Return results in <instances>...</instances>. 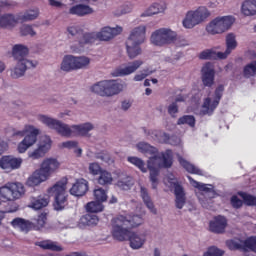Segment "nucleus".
Instances as JSON below:
<instances>
[{
  "label": "nucleus",
  "instance_id": "nucleus-1",
  "mask_svg": "<svg viewBox=\"0 0 256 256\" xmlns=\"http://www.w3.org/2000/svg\"><path fill=\"white\" fill-rule=\"evenodd\" d=\"M136 149L144 155H152L147 161V166L150 171L152 187L157 189V185H159V181L157 180L159 170L169 169L173 165V151L166 150L165 152L159 153L157 148L149 145L147 142L137 143Z\"/></svg>",
  "mask_w": 256,
  "mask_h": 256
},
{
  "label": "nucleus",
  "instance_id": "nucleus-2",
  "mask_svg": "<svg viewBox=\"0 0 256 256\" xmlns=\"http://www.w3.org/2000/svg\"><path fill=\"white\" fill-rule=\"evenodd\" d=\"M125 86L117 80H101L90 87L91 93L99 95V97H115L119 93H123Z\"/></svg>",
  "mask_w": 256,
  "mask_h": 256
},
{
  "label": "nucleus",
  "instance_id": "nucleus-3",
  "mask_svg": "<svg viewBox=\"0 0 256 256\" xmlns=\"http://www.w3.org/2000/svg\"><path fill=\"white\" fill-rule=\"evenodd\" d=\"M188 180L192 187H195L196 190V197L202 207L208 209L209 205L213 203V199L217 197V193L213 185L211 184H203L194 179L191 176H188Z\"/></svg>",
  "mask_w": 256,
  "mask_h": 256
},
{
  "label": "nucleus",
  "instance_id": "nucleus-4",
  "mask_svg": "<svg viewBox=\"0 0 256 256\" xmlns=\"http://www.w3.org/2000/svg\"><path fill=\"white\" fill-rule=\"evenodd\" d=\"M91 65V58L87 56H75L73 54H67L63 57L60 63V69L64 73H71V71H81V69H87Z\"/></svg>",
  "mask_w": 256,
  "mask_h": 256
},
{
  "label": "nucleus",
  "instance_id": "nucleus-5",
  "mask_svg": "<svg viewBox=\"0 0 256 256\" xmlns=\"http://www.w3.org/2000/svg\"><path fill=\"white\" fill-rule=\"evenodd\" d=\"M16 135L24 137L17 146L18 153H26L30 147L37 143V137L41 135V129L33 125H26L23 130L16 132Z\"/></svg>",
  "mask_w": 256,
  "mask_h": 256
},
{
  "label": "nucleus",
  "instance_id": "nucleus-6",
  "mask_svg": "<svg viewBox=\"0 0 256 256\" xmlns=\"http://www.w3.org/2000/svg\"><path fill=\"white\" fill-rule=\"evenodd\" d=\"M48 193L54 196V209L56 211H63L67 205V178L56 182L48 189Z\"/></svg>",
  "mask_w": 256,
  "mask_h": 256
},
{
  "label": "nucleus",
  "instance_id": "nucleus-7",
  "mask_svg": "<svg viewBox=\"0 0 256 256\" xmlns=\"http://www.w3.org/2000/svg\"><path fill=\"white\" fill-rule=\"evenodd\" d=\"M223 91H225V86L218 85L213 93H209L204 97L200 108V115H213V112L219 107Z\"/></svg>",
  "mask_w": 256,
  "mask_h": 256
},
{
  "label": "nucleus",
  "instance_id": "nucleus-8",
  "mask_svg": "<svg viewBox=\"0 0 256 256\" xmlns=\"http://www.w3.org/2000/svg\"><path fill=\"white\" fill-rule=\"evenodd\" d=\"M177 42V32L171 28H160L152 32L150 43L156 47H165Z\"/></svg>",
  "mask_w": 256,
  "mask_h": 256
},
{
  "label": "nucleus",
  "instance_id": "nucleus-9",
  "mask_svg": "<svg viewBox=\"0 0 256 256\" xmlns=\"http://www.w3.org/2000/svg\"><path fill=\"white\" fill-rule=\"evenodd\" d=\"M164 185H166L170 191H174L175 205L177 209H183L187 201V198L185 197V190L177 181V178H175L173 173L167 174V176L164 178Z\"/></svg>",
  "mask_w": 256,
  "mask_h": 256
},
{
  "label": "nucleus",
  "instance_id": "nucleus-10",
  "mask_svg": "<svg viewBox=\"0 0 256 256\" xmlns=\"http://www.w3.org/2000/svg\"><path fill=\"white\" fill-rule=\"evenodd\" d=\"M211 13L206 7H199L196 10H190L186 13L182 25L184 29H193L197 27V25H201L203 21H205Z\"/></svg>",
  "mask_w": 256,
  "mask_h": 256
},
{
  "label": "nucleus",
  "instance_id": "nucleus-11",
  "mask_svg": "<svg viewBox=\"0 0 256 256\" xmlns=\"http://www.w3.org/2000/svg\"><path fill=\"white\" fill-rule=\"evenodd\" d=\"M122 33L123 28L119 25H116L115 27L104 26L98 32L86 33V39L87 41H92V43H95L97 40L111 41L112 39H115L117 35H121Z\"/></svg>",
  "mask_w": 256,
  "mask_h": 256
},
{
  "label": "nucleus",
  "instance_id": "nucleus-12",
  "mask_svg": "<svg viewBox=\"0 0 256 256\" xmlns=\"http://www.w3.org/2000/svg\"><path fill=\"white\" fill-rule=\"evenodd\" d=\"M235 18L233 16H221L212 20L207 26L206 31L210 35H221L233 27Z\"/></svg>",
  "mask_w": 256,
  "mask_h": 256
},
{
  "label": "nucleus",
  "instance_id": "nucleus-13",
  "mask_svg": "<svg viewBox=\"0 0 256 256\" xmlns=\"http://www.w3.org/2000/svg\"><path fill=\"white\" fill-rule=\"evenodd\" d=\"M25 195V186L19 182L7 183L0 187V199L5 201H17Z\"/></svg>",
  "mask_w": 256,
  "mask_h": 256
},
{
  "label": "nucleus",
  "instance_id": "nucleus-14",
  "mask_svg": "<svg viewBox=\"0 0 256 256\" xmlns=\"http://www.w3.org/2000/svg\"><path fill=\"white\" fill-rule=\"evenodd\" d=\"M127 221H125L124 215H118L112 220V236L117 241H127L131 232L129 231Z\"/></svg>",
  "mask_w": 256,
  "mask_h": 256
},
{
  "label": "nucleus",
  "instance_id": "nucleus-15",
  "mask_svg": "<svg viewBox=\"0 0 256 256\" xmlns=\"http://www.w3.org/2000/svg\"><path fill=\"white\" fill-rule=\"evenodd\" d=\"M51 147H53V140L51 139V136L44 135L40 137L37 143V148L28 152V157L30 159H41L51 151Z\"/></svg>",
  "mask_w": 256,
  "mask_h": 256
},
{
  "label": "nucleus",
  "instance_id": "nucleus-16",
  "mask_svg": "<svg viewBox=\"0 0 256 256\" xmlns=\"http://www.w3.org/2000/svg\"><path fill=\"white\" fill-rule=\"evenodd\" d=\"M143 63V60L138 59L127 64H122L114 69L111 72V75L112 77H127L129 75H133V73H135V71H137L143 65Z\"/></svg>",
  "mask_w": 256,
  "mask_h": 256
},
{
  "label": "nucleus",
  "instance_id": "nucleus-17",
  "mask_svg": "<svg viewBox=\"0 0 256 256\" xmlns=\"http://www.w3.org/2000/svg\"><path fill=\"white\" fill-rule=\"evenodd\" d=\"M226 245L231 251L243 249L244 251H254L256 253V237H249L246 240H228Z\"/></svg>",
  "mask_w": 256,
  "mask_h": 256
},
{
  "label": "nucleus",
  "instance_id": "nucleus-18",
  "mask_svg": "<svg viewBox=\"0 0 256 256\" xmlns=\"http://www.w3.org/2000/svg\"><path fill=\"white\" fill-rule=\"evenodd\" d=\"M21 165H23V158L21 157L6 155L0 158V169L5 173H11L12 171L21 169Z\"/></svg>",
  "mask_w": 256,
  "mask_h": 256
},
{
  "label": "nucleus",
  "instance_id": "nucleus-19",
  "mask_svg": "<svg viewBox=\"0 0 256 256\" xmlns=\"http://www.w3.org/2000/svg\"><path fill=\"white\" fill-rule=\"evenodd\" d=\"M37 65H39L37 61H17V63L9 69L10 77L12 79H21V77L25 76L27 69H35Z\"/></svg>",
  "mask_w": 256,
  "mask_h": 256
},
{
  "label": "nucleus",
  "instance_id": "nucleus-20",
  "mask_svg": "<svg viewBox=\"0 0 256 256\" xmlns=\"http://www.w3.org/2000/svg\"><path fill=\"white\" fill-rule=\"evenodd\" d=\"M147 35V26L139 25L134 27L126 40V43H138L143 45Z\"/></svg>",
  "mask_w": 256,
  "mask_h": 256
},
{
  "label": "nucleus",
  "instance_id": "nucleus-21",
  "mask_svg": "<svg viewBox=\"0 0 256 256\" xmlns=\"http://www.w3.org/2000/svg\"><path fill=\"white\" fill-rule=\"evenodd\" d=\"M40 169L49 177L51 178V175L53 173H57L58 169H61V161L55 157H48L45 158L41 165Z\"/></svg>",
  "mask_w": 256,
  "mask_h": 256
},
{
  "label": "nucleus",
  "instance_id": "nucleus-22",
  "mask_svg": "<svg viewBox=\"0 0 256 256\" xmlns=\"http://www.w3.org/2000/svg\"><path fill=\"white\" fill-rule=\"evenodd\" d=\"M201 79L204 87H213L215 85V66L206 63L201 69Z\"/></svg>",
  "mask_w": 256,
  "mask_h": 256
},
{
  "label": "nucleus",
  "instance_id": "nucleus-23",
  "mask_svg": "<svg viewBox=\"0 0 256 256\" xmlns=\"http://www.w3.org/2000/svg\"><path fill=\"white\" fill-rule=\"evenodd\" d=\"M49 177L45 174V172L39 168L35 170L26 181V185L28 187H39L41 183H45V181H49Z\"/></svg>",
  "mask_w": 256,
  "mask_h": 256
},
{
  "label": "nucleus",
  "instance_id": "nucleus-24",
  "mask_svg": "<svg viewBox=\"0 0 256 256\" xmlns=\"http://www.w3.org/2000/svg\"><path fill=\"white\" fill-rule=\"evenodd\" d=\"M225 229H227V218L224 216H215L209 222V231L212 233H225Z\"/></svg>",
  "mask_w": 256,
  "mask_h": 256
},
{
  "label": "nucleus",
  "instance_id": "nucleus-25",
  "mask_svg": "<svg viewBox=\"0 0 256 256\" xmlns=\"http://www.w3.org/2000/svg\"><path fill=\"white\" fill-rule=\"evenodd\" d=\"M131 249L137 251L143 249L145 243H147V235L140 232H132L128 236Z\"/></svg>",
  "mask_w": 256,
  "mask_h": 256
},
{
  "label": "nucleus",
  "instance_id": "nucleus-26",
  "mask_svg": "<svg viewBox=\"0 0 256 256\" xmlns=\"http://www.w3.org/2000/svg\"><path fill=\"white\" fill-rule=\"evenodd\" d=\"M87 191H89V182L83 178L76 180L69 190L70 195L74 197H83Z\"/></svg>",
  "mask_w": 256,
  "mask_h": 256
},
{
  "label": "nucleus",
  "instance_id": "nucleus-27",
  "mask_svg": "<svg viewBox=\"0 0 256 256\" xmlns=\"http://www.w3.org/2000/svg\"><path fill=\"white\" fill-rule=\"evenodd\" d=\"M29 55V48L23 44H15L12 48V56L14 57L15 61H36V60H29L26 57Z\"/></svg>",
  "mask_w": 256,
  "mask_h": 256
},
{
  "label": "nucleus",
  "instance_id": "nucleus-28",
  "mask_svg": "<svg viewBox=\"0 0 256 256\" xmlns=\"http://www.w3.org/2000/svg\"><path fill=\"white\" fill-rule=\"evenodd\" d=\"M167 10V4L165 2H154L150 5L141 15L140 17H153V15H159L160 13H165Z\"/></svg>",
  "mask_w": 256,
  "mask_h": 256
},
{
  "label": "nucleus",
  "instance_id": "nucleus-29",
  "mask_svg": "<svg viewBox=\"0 0 256 256\" xmlns=\"http://www.w3.org/2000/svg\"><path fill=\"white\" fill-rule=\"evenodd\" d=\"M19 22V14H4L0 16L1 29H13Z\"/></svg>",
  "mask_w": 256,
  "mask_h": 256
},
{
  "label": "nucleus",
  "instance_id": "nucleus-30",
  "mask_svg": "<svg viewBox=\"0 0 256 256\" xmlns=\"http://www.w3.org/2000/svg\"><path fill=\"white\" fill-rule=\"evenodd\" d=\"M49 201V195L47 194L31 197L28 207H30V209H34L35 211H39V209L47 207V205H49Z\"/></svg>",
  "mask_w": 256,
  "mask_h": 256
},
{
  "label": "nucleus",
  "instance_id": "nucleus-31",
  "mask_svg": "<svg viewBox=\"0 0 256 256\" xmlns=\"http://www.w3.org/2000/svg\"><path fill=\"white\" fill-rule=\"evenodd\" d=\"M94 129L95 125L91 122L73 125L74 137H87V135H89V131H93Z\"/></svg>",
  "mask_w": 256,
  "mask_h": 256
},
{
  "label": "nucleus",
  "instance_id": "nucleus-32",
  "mask_svg": "<svg viewBox=\"0 0 256 256\" xmlns=\"http://www.w3.org/2000/svg\"><path fill=\"white\" fill-rule=\"evenodd\" d=\"M178 161L181 167H183V169H185V171H187L188 173H192V175H205V172L202 169L193 165L180 155H178Z\"/></svg>",
  "mask_w": 256,
  "mask_h": 256
},
{
  "label": "nucleus",
  "instance_id": "nucleus-33",
  "mask_svg": "<svg viewBox=\"0 0 256 256\" xmlns=\"http://www.w3.org/2000/svg\"><path fill=\"white\" fill-rule=\"evenodd\" d=\"M98 224L99 217H97V215L86 214L80 218L78 227L80 229H85V227H95Z\"/></svg>",
  "mask_w": 256,
  "mask_h": 256
},
{
  "label": "nucleus",
  "instance_id": "nucleus-34",
  "mask_svg": "<svg viewBox=\"0 0 256 256\" xmlns=\"http://www.w3.org/2000/svg\"><path fill=\"white\" fill-rule=\"evenodd\" d=\"M71 15H78V17H85V15H91L93 13V8L85 4H77L72 6L69 10Z\"/></svg>",
  "mask_w": 256,
  "mask_h": 256
},
{
  "label": "nucleus",
  "instance_id": "nucleus-35",
  "mask_svg": "<svg viewBox=\"0 0 256 256\" xmlns=\"http://www.w3.org/2000/svg\"><path fill=\"white\" fill-rule=\"evenodd\" d=\"M89 43H93V41H88L87 33H85L78 41H74L70 45V51L71 53H81L85 49V45H89Z\"/></svg>",
  "mask_w": 256,
  "mask_h": 256
},
{
  "label": "nucleus",
  "instance_id": "nucleus-36",
  "mask_svg": "<svg viewBox=\"0 0 256 256\" xmlns=\"http://www.w3.org/2000/svg\"><path fill=\"white\" fill-rule=\"evenodd\" d=\"M126 53L129 59H136L141 55V44L135 42H126Z\"/></svg>",
  "mask_w": 256,
  "mask_h": 256
},
{
  "label": "nucleus",
  "instance_id": "nucleus-37",
  "mask_svg": "<svg viewBox=\"0 0 256 256\" xmlns=\"http://www.w3.org/2000/svg\"><path fill=\"white\" fill-rule=\"evenodd\" d=\"M153 135L155 137V141L159 143H170L171 145H179L181 143V139L176 138V142H173V138L169 137V134L162 131H154Z\"/></svg>",
  "mask_w": 256,
  "mask_h": 256
},
{
  "label": "nucleus",
  "instance_id": "nucleus-38",
  "mask_svg": "<svg viewBox=\"0 0 256 256\" xmlns=\"http://www.w3.org/2000/svg\"><path fill=\"white\" fill-rule=\"evenodd\" d=\"M37 119L40 121V123H43V125H46V127L49 129H54V131H56L57 127H59V123H61V121L43 114H39Z\"/></svg>",
  "mask_w": 256,
  "mask_h": 256
},
{
  "label": "nucleus",
  "instance_id": "nucleus-39",
  "mask_svg": "<svg viewBox=\"0 0 256 256\" xmlns=\"http://www.w3.org/2000/svg\"><path fill=\"white\" fill-rule=\"evenodd\" d=\"M11 225L14 229H19V231H23L24 233H27L32 227L31 222L23 218L13 219Z\"/></svg>",
  "mask_w": 256,
  "mask_h": 256
},
{
  "label": "nucleus",
  "instance_id": "nucleus-40",
  "mask_svg": "<svg viewBox=\"0 0 256 256\" xmlns=\"http://www.w3.org/2000/svg\"><path fill=\"white\" fill-rule=\"evenodd\" d=\"M140 195L144 201V204L149 209V211L151 213H153L154 215H157V209L155 208L153 201H151V197L149 196V193L147 192V188L141 186L140 187Z\"/></svg>",
  "mask_w": 256,
  "mask_h": 256
},
{
  "label": "nucleus",
  "instance_id": "nucleus-41",
  "mask_svg": "<svg viewBox=\"0 0 256 256\" xmlns=\"http://www.w3.org/2000/svg\"><path fill=\"white\" fill-rule=\"evenodd\" d=\"M241 11L246 17L256 15V0H246L243 2Z\"/></svg>",
  "mask_w": 256,
  "mask_h": 256
},
{
  "label": "nucleus",
  "instance_id": "nucleus-42",
  "mask_svg": "<svg viewBox=\"0 0 256 256\" xmlns=\"http://www.w3.org/2000/svg\"><path fill=\"white\" fill-rule=\"evenodd\" d=\"M124 221H127L128 227L133 229L143 225L145 220L143 215H124Z\"/></svg>",
  "mask_w": 256,
  "mask_h": 256
},
{
  "label": "nucleus",
  "instance_id": "nucleus-43",
  "mask_svg": "<svg viewBox=\"0 0 256 256\" xmlns=\"http://www.w3.org/2000/svg\"><path fill=\"white\" fill-rule=\"evenodd\" d=\"M56 132L61 137H75V130H73V125L69 126L63 122H60L56 128Z\"/></svg>",
  "mask_w": 256,
  "mask_h": 256
},
{
  "label": "nucleus",
  "instance_id": "nucleus-44",
  "mask_svg": "<svg viewBox=\"0 0 256 256\" xmlns=\"http://www.w3.org/2000/svg\"><path fill=\"white\" fill-rule=\"evenodd\" d=\"M128 163L137 167L142 173H147L148 166L145 165V161L137 156H128L127 157Z\"/></svg>",
  "mask_w": 256,
  "mask_h": 256
},
{
  "label": "nucleus",
  "instance_id": "nucleus-45",
  "mask_svg": "<svg viewBox=\"0 0 256 256\" xmlns=\"http://www.w3.org/2000/svg\"><path fill=\"white\" fill-rule=\"evenodd\" d=\"M19 21L25 23L27 21H35L39 17V9L27 10L25 13L18 14Z\"/></svg>",
  "mask_w": 256,
  "mask_h": 256
},
{
  "label": "nucleus",
  "instance_id": "nucleus-46",
  "mask_svg": "<svg viewBox=\"0 0 256 256\" xmlns=\"http://www.w3.org/2000/svg\"><path fill=\"white\" fill-rule=\"evenodd\" d=\"M38 247L41 249H49L50 251H63V246L57 242L51 240H44L37 243Z\"/></svg>",
  "mask_w": 256,
  "mask_h": 256
},
{
  "label": "nucleus",
  "instance_id": "nucleus-47",
  "mask_svg": "<svg viewBox=\"0 0 256 256\" xmlns=\"http://www.w3.org/2000/svg\"><path fill=\"white\" fill-rule=\"evenodd\" d=\"M226 50L233 53L237 49V35L228 33L225 37Z\"/></svg>",
  "mask_w": 256,
  "mask_h": 256
},
{
  "label": "nucleus",
  "instance_id": "nucleus-48",
  "mask_svg": "<svg viewBox=\"0 0 256 256\" xmlns=\"http://www.w3.org/2000/svg\"><path fill=\"white\" fill-rule=\"evenodd\" d=\"M113 180V174L105 169H102L98 177L99 185H111Z\"/></svg>",
  "mask_w": 256,
  "mask_h": 256
},
{
  "label": "nucleus",
  "instance_id": "nucleus-49",
  "mask_svg": "<svg viewBox=\"0 0 256 256\" xmlns=\"http://www.w3.org/2000/svg\"><path fill=\"white\" fill-rule=\"evenodd\" d=\"M103 209H105V206H103L102 202H99L97 200L89 202L86 205V211H88V213H101Z\"/></svg>",
  "mask_w": 256,
  "mask_h": 256
},
{
  "label": "nucleus",
  "instance_id": "nucleus-50",
  "mask_svg": "<svg viewBox=\"0 0 256 256\" xmlns=\"http://www.w3.org/2000/svg\"><path fill=\"white\" fill-rule=\"evenodd\" d=\"M243 75L246 77V79H249L251 77H255L256 75V61H252L248 63L243 68Z\"/></svg>",
  "mask_w": 256,
  "mask_h": 256
},
{
  "label": "nucleus",
  "instance_id": "nucleus-51",
  "mask_svg": "<svg viewBox=\"0 0 256 256\" xmlns=\"http://www.w3.org/2000/svg\"><path fill=\"white\" fill-rule=\"evenodd\" d=\"M32 227L36 229H43L45 227V223H47V214H40L36 219L30 222Z\"/></svg>",
  "mask_w": 256,
  "mask_h": 256
},
{
  "label": "nucleus",
  "instance_id": "nucleus-52",
  "mask_svg": "<svg viewBox=\"0 0 256 256\" xmlns=\"http://www.w3.org/2000/svg\"><path fill=\"white\" fill-rule=\"evenodd\" d=\"M133 183V178L125 177L117 182V186L123 191H128V189H131V187H133Z\"/></svg>",
  "mask_w": 256,
  "mask_h": 256
},
{
  "label": "nucleus",
  "instance_id": "nucleus-53",
  "mask_svg": "<svg viewBox=\"0 0 256 256\" xmlns=\"http://www.w3.org/2000/svg\"><path fill=\"white\" fill-rule=\"evenodd\" d=\"M107 190L103 188H98L94 190V199L100 203H105L107 201Z\"/></svg>",
  "mask_w": 256,
  "mask_h": 256
},
{
  "label": "nucleus",
  "instance_id": "nucleus-54",
  "mask_svg": "<svg viewBox=\"0 0 256 256\" xmlns=\"http://www.w3.org/2000/svg\"><path fill=\"white\" fill-rule=\"evenodd\" d=\"M153 73H154L153 70H149V68H145L134 75L133 81H136V82L143 81L146 77H149V75H153Z\"/></svg>",
  "mask_w": 256,
  "mask_h": 256
},
{
  "label": "nucleus",
  "instance_id": "nucleus-55",
  "mask_svg": "<svg viewBox=\"0 0 256 256\" xmlns=\"http://www.w3.org/2000/svg\"><path fill=\"white\" fill-rule=\"evenodd\" d=\"M20 35H22L23 37H35V35H37V32H35L33 26L24 24L20 27Z\"/></svg>",
  "mask_w": 256,
  "mask_h": 256
},
{
  "label": "nucleus",
  "instance_id": "nucleus-56",
  "mask_svg": "<svg viewBox=\"0 0 256 256\" xmlns=\"http://www.w3.org/2000/svg\"><path fill=\"white\" fill-rule=\"evenodd\" d=\"M131 11H133V6L126 4L114 10L113 15H115V17H121V15H127V13H131Z\"/></svg>",
  "mask_w": 256,
  "mask_h": 256
},
{
  "label": "nucleus",
  "instance_id": "nucleus-57",
  "mask_svg": "<svg viewBox=\"0 0 256 256\" xmlns=\"http://www.w3.org/2000/svg\"><path fill=\"white\" fill-rule=\"evenodd\" d=\"M178 125H189L195 127V117L191 115H185L178 119Z\"/></svg>",
  "mask_w": 256,
  "mask_h": 256
},
{
  "label": "nucleus",
  "instance_id": "nucleus-58",
  "mask_svg": "<svg viewBox=\"0 0 256 256\" xmlns=\"http://www.w3.org/2000/svg\"><path fill=\"white\" fill-rule=\"evenodd\" d=\"M225 252L215 246H211L204 251L203 256H223Z\"/></svg>",
  "mask_w": 256,
  "mask_h": 256
},
{
  "label": "nucleus",
  "instance_id": "nucleus-59",
  "mask_svg": "<svg viewBox=\"0 0 256 256\" xmlns=\"http://www.w3.org/2000/svg\"><path fill=\"white\" fill-rule=\"evenodd\" d=\"M88 171L90 175L97 176L101 174V172L103 171V168L101 167V165H99V163L92 162L88 166Z\"/></svg>",
  "mask_w": 256,
  "mask_h": 256
},
{
  "label": "nucleus",
  "instance_id": "nucleus-60",
  "mask_svg": "<svg viewBox=\"0 0 256 256\" xmlns=\"http://www.w3.org/2000/svg\"><path fill=\"white\" fill-rule=\"evenodd\" d=\"M239 197L243 199L246 205H256V197L247 193H239Z\"/></svg>",
  "mask_w": 256,
  "mask_h": 256
},
{
  "label": "nucleus",
  "instance_id": "nucleus-61",
  "mask_svg": "<svg viewBox=\"0 0 256 256\" xmlns=\"http://www.w3.org/2000/svg\"><path fill=\"white\" fill-rule=\"evenodd\" d=\"M199 59H215V48L202 51L199 54Z\"/></svg>",
  "mask_w": 256,
  "mask_h": 256
},
{
  "label": "nucleus",
  "instance_id": "nucleus-62",
  "mask_svg": "<svg viewBox=\"0 0 256 256\" xmlns=\"http://www.w3.org/2000/svg\"><path fill=\"white\" fill-rule=\"evenodd\" d=\"M77 145H79V142L69 140V141L60 143L59 148L60 149H75V147H77Z\"/></svg>",
  "mask_w": 256,
  "mask_h": 256
},
{
  "label": "nucleus",
  "instance_id": "nucleus-63",
  "mask_svg": "<svg viewBox=\"0 0 256 256\" xmlns=\"http://www.w3.org/2000/svg\"><path fill=\"white\" fill-rule=\"evenodd\" d=\"M231 54V52H229V50H225L224 52L214 50V59H219L221 61L227 59V57H229V55Z\"/></svg>",
  "mask_w": 256,
  "mask_h": 256
},
{
  "label": "nucleus",
  "instance_id": "nucleus-64",
  "mask_svg": "<svg viewBox=\"0 0 256 256\" xmlns=\"http://www.w3.org/2000/svg\"><path fill=\"white\" fill-rule=\"evenodd\" d=\"M183 57V52H177L172 57H166L165 61L166 63H171L172 65H175L177 61H179Z\"/></svg>",
  "mask_w": 256,
  "mask_h": 256
}]
</instances>
